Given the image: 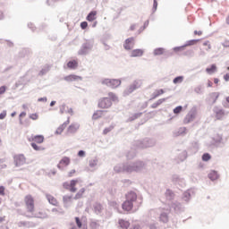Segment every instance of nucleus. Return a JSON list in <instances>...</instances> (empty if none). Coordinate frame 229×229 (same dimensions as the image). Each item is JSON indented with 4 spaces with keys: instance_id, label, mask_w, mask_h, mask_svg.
<instances>
[{
    "instance_id": "1",
    "label": "nucleus",
    "mask_w": 229,
    "mask_h": 229,
    "mask_svg": "<svg viewBox=\"0 0 229 229\" xmlns=\"http://www.w3.org/2000/svg\"><path fill=\"white\" fill-rule=\"evenodd\" d=\"M146 169V162L144 161H134V162H127L121 163L116 165L114 167V173H140Z\"/></svg>"
},
{
    "instance_id": "2",
    "label": "nucleus",
    "mask_w": 229,
    "mask_h": 229,
    "mask_svg": "<svg viewBox=\"0 0 229 229\" xmlns=\"http://www.w3.org/2000/svg\"><path fill=\"white\" fill-rule=\"evenodd\" d=\"M135 144L139 149H146L147 148H153L157 144V140L151 138H145L142 140H137Z\"/></svg>"
},
{
    "instance_id": "3",
    "label": "nucleus",
    "mask_w": 229,
    "mask_h": 229,
    "mask_svg": "<svg viewBox=\"0 0 229 229\" xmlns=\"http://www.w3.org/2000/svg\"><path fill=\"white\" fill-rule=\"evenodd\" d=\"M140 87H142V81L135 80L123 90V95L124 96V98H126V96L133 94V92H135V90H138V89H140Z\"/></svg>"
},
{
    "instance_id": "4",
    "label": "nucleus",
    "mask_w": 229,
    "mask_h": 229,
    "mask_svg": "<svg viewBox=\"0 0 229 229\" xmlns=\"http://www.w3.org/2000/svg\"><path fill=\"white\" fill-rule=\"evenodd\" d=\"M94 47V40H86L78 51V55L81 56H86L89 55Z\"/></svg>"
},
{
    "instance_id": "5",
    "label": "nucleus",
    "mask_w": 229,
    "mask_h": 229,
    "mask_svg": "<svg viewBox=\"0 0 229 229\" xmlns=\"http://www.w3.org/2000/svg\"><path fill=\"white\" fill-rule=\"evenodd\" d=\"M102 85L110 87V89H117L121 85V80L119 79H103L101 81Z\"/></svg>"
},
{
    "instance_id": "6",
    "label": "nucleus",
    "mask_w": 229,
    "mask_h": 229,
    "mask_svg": "<svg viewBox=\"0 0 229 229\" xmlns=\"http://www.w3.org/2000/svg\"><path fill=\"white\" fill-rule=\"evenodd\" d=\"M25 204L27 207L28 212L33 213L35 212V200L31 195H27L25 197Z\"/></svg>"
},
{
    "instance_id": "7",
    "label": "nucleus",
    "mask_w": 229,
    "mask_h": 229,
    "mask_svg": "<svg viewBox=\"0 0 229 229\" xmlns=\"http://www.w3.org/2000/svg\"><path fill=\"white\" fill-rule=\"evenodd\" d=\"M219 92L209 93L208 98H206V103H208V105H210L211 106L212 105H216L217 99H219Z\"/></svg>"
},
{
    "instance_id": "8",
    "label": "nucleus",
    "mask_w": 229,
    "mask_h": 229,
    "mask_svg": "<svg viewBox=\"0 0 229 229\" xmlns=\"http://www.w3.org/2000/svg\"><path fill=\"white\" fill-rule=\"evenodd\" d=\"M212 146H216V148H225V142L223 140V135L216 134L213 137Z\"/></svg>"
},
{
    "instance_id": "9",
    "label": "nucleus",
    "mask_w": 229,
    "mask_h": 229,
    "mask_svg": "<svg viewBox=\"0 0 229 229\" xmlns=\"http://www.w3.org/2000/svg\"><path fill=\"white\" fill-rule=\"evenodd\" d=\"M13 160L16 167H21V165H24V164H26V157L22 154L14 156Z\"/></svg>"
},
{
    "instance_id": "10",
    "label": "nucleus",
    "mask_w": 229,
    "mask_h": 229,
    "mask_svg": "<svg viewBox=\"0 0 229 229\" xmlns=\"http://www.w3.org/2000/svg\"><path fill=\"white\" fill-rule=\"evenodd\" d=\"M196 108H192L185 116L183 123L184 124H189V123H192L194 119H196Z\"/></svg>"
},
{
    "instance_id": "11",
    "label": "nucleus",
    "mask_w": 229,
    "mask_h": 229,
    "mask_svg": "<svg viewBox=\"0 0 229 229\" xmlns=\"http://www.w3.org/2000/svg\"><path fill=\"white\" fill-rule=\"evenodd\" d=\"M194 194V191L192 189H189L182 193V200L184 201V203H189L191 199H192Z\"/></svg>"
},
{
    "instance_id": "12",
    "label": "nucleus",
    "mask_w": 229,
    "mask_h": 229,
    "mask_svg": "<svg viewBox=\"0 0 229 229\" xmlns=\"http://www.w3.org/2000/svg\"><path fill=\"white\" fill-rule=\"evenodd\" d=\"M112 106V100L108 98H104L98 101V108H110Z\"/></svg>"
},
{
    "instance_id": "13",
    "label": "nucleus",
    "mask_w": 229,
    "mask_h": 229,
    "mask_svg": "<svg viewBox=\"0 0 229 229\" xmlns=\"http://www.w3.org/2000/svg\"><path fill=\"white\" fill-rule=\"evenodd\" d=\"M135 46V38H128L124 43H123V47L126 49V51H131V49H133Z\"/></svg>"
},
{
    "instance_id": "14",
    "label": "nucleus",
    "mask_w": 229,
    "mask_h": 229,
    "mask_svg": "<svg viewBox=\"0 0 229 229\" xmlns=\"http://www.w3.org/2000/svg\"><path fill=\"white\" fill-rule=\"evenodd\" d=\"M18 228H35L37 224L31 221H20L17 223Z\"/></svg>"
},
{
    "instance_id": "15",
    "label": "nucleus",
    "mask_w": 229,
    "mask_h": 229,
    "mask_svg": "<svg viewBox=\"0 0 229 229\" xmlns=\"http://www.w3.org/2000/svg\"><path fill=\"white\" fill-rule=\"evenodd\" d=\"M69 164H71V158H69L68 157H64L60 160L59 164L57 165V167L61 171H64V167H67V165H69Z\"/></svg>"
},
{
    "instance_id": "16",
    "label": "nucleus",
    "mask_w": 229,
    "mask_h": 229,
    "mask_svg": "<svg viewBox=\"0 0 229 229\" xmlns=\"http://www.w3.org/2000/svg\"><path fill=\"white\" fill-rule=\"evenodd\" d=\"M214 114H216V119L219 121L225 117V111L223 108H219L218 106H215L213 108Z\"/></svg>"
},
{
    "instance_id": "17",
    "label": "nucleus",
    "mask_w": 229,
    "mask_h": 229,
    "mask_svg": "<svg viewBox=\"0 0 229 229\" xmlns=\"http://www.w3.org/2000/svg\"><path fill=\"white\" fill-rule=\"evenodd\" d=\"M98 164H99V159H98V157L89 160V166L90 167L91 172L98 170Z\"/></svg>"
},
{
    "instance_id": "18",
    "label": "nucleus",
    "mask_w": 229,
    "mask_h": 229,
    "mask_svg": "<svg viewBox=\"0 0 229 229\" xmlns=\"http://www.w3.org/2000/svg\"><path fill=\"white\" fill-rule=\"evenodd\" d=\"M80 130V123H72L71 125H69L68 129H67V133L70 134H74L76 133V131H78Z\"/></svg>"
},
{
    "instance_id": "19",
    "label": "nucleus",
    "mask_w": 229,
    "mask_h": 229,
    "mask_svg": "<svg viewBox=\"0 0 229 229\" xmlns=\"http://www.w3.org/2000/svg\"><path fill=\"white\" fill-rule=\"evenodd\" d=\"M171 208H173L177 214H179V212H183V207L182 206V203L178 201L172 202Z\"/></svg>"
},
{
    "instance_id": "20",
    "label": "nucleus",
    "mask_w": 229,
    "mask_h": 229,
    "mask_svg": "<svg viewBox=\"0 0 229 229\" xmlns=\"http://www.w3.org/2000/svg\"><path fill=\"white\" fill-rule=\"evenodd\" d=\"M159 221L161 223H167L169 221V209H165L160 213Z\"/></svg>"
},
{
    "instance_id": "21",
    "label": "nucleus",
    "mask_w": 229,
    "mask_h": 229,
    "mask_svg": "<svg viewBox=\"0 0 229 229\" xmlns=\"http://www.w3.org/2000/svg\"><path fill=\"white\" fill-rule=\"evenodd\" d=\"M126 200L131 201V203H135L137 201V193L135 191H129L125 195Z\"/></svg>"
},
{
    "instance_id": "22",
    "label": "nucleus",
    "mask_w": 229,
    "mask_h": 229,
    "mask_svg": "<svg viewBox=\"0 0 229 229\" xmlns=\"http://www.w3.org/2000/svg\"><path fill=\"white\" fill-rule=\"evenodd\" d=\"M93 210L95 214H97V216H101V214L103 213V205H101V203L99 202H96L95 204H93Z\"/></svg>"
},
{
    "instance_id": "23",
    "label": "nucleus",
    "mask_w": 229,
    "mask_h": 229,
    "mask_svg": "<svg viewBox=\"0 0 229 229\" xmlns=\"http://www.w3.org/2000/svg\"><path fill=\"white\" fill-rule=\"evenodd\" d=\"M122 208L123 210H126V212H130V210H131V208H133V203L131 202L130 200H125L123 204H122Z\"/></svg>"
},
{
    "instance_id": "24",
    "label": "nucleus",
    "mask_w": 229,
    "mask_h": 229,
    "mask_svg": "<svg viewBox=\"0 0 229 229\" xmlns=\"http://www.w3.org/2000/svg\"><path fill=\"white\" fill-rule=\"evenodd\" d=\"M64 81H78V80H81V76L75 75V74H71V75H67L64 78Z\"/></svg>"
},
{
    "instance_id": "25",
    "label": "nucleus",
    "mask_w": 229,
    "mask_h": 229,
    "mask_svg": "<svg viewBox=\"0 0 229 229\" xmlns=\"http://www.w3.org/2000/svg\"><path fill=\"white\" fill-rule=\"evenodd\" d=\"M208 178H209L211 182H216V180H219V174H217V171L211 170L208 174Z\"/></svg>"
},
{
    "instance_id": "26",
    "label": "nucleus",
    "mask_w": 229,
    "mask_h": 229,
    "mask_svg": "<svg viewBox=\"0 0 229 229\" xmlns=\"http://www.w3.org/2000/svg\"><path fill=\"white\" fill-rule=\"evenodd\" d=\"M46 198L50 205H54V207H56V205H58V200H56V199L54 198L53 195L47 193Z\"/></svg>"
},
{
    "instance_id": "27",
    "label": "nucleus",
    "mask_w": 229,
    "mask_h": 229,
    "mask_svg": "<svg viewBox=\"0 0 229 229\" xmlns=\"http://www.w3.org/2000/svg\"><path fill=\"white\" fill-rule=\"evenodd\" d=\"M144 55V50L134 49L131 52V58H137V56H142Z\"/></svg>"
},
{
    "instance_id": "28",
    "label": "nucleus",
    "mask_w": 229,
    "mask_h": 229,
    "mask_svg": "<svg viewBox=\"0 0 229 229\" xmlns=\"http://www.w3.org/2000/svg\"><path fill=\"white\" fill-rule=\"evenodd\" d=\"M98 15V12L97 11H91L88 15H87V21H89V22H93V21H96V16Z\"/></svg>"
},
{
    "instance_id": "29",
    "label": "nucleus",
    "mask_w": 229,
    "mask_h": 229,
    "mask_svg": "<svg viewBox=\"0 0 229 229\" xmlns=\"http://www.w3.org/2000/svg\"><path fill=\"white\" fill-rule=\"evenodd\" d=\"M165 196L166 199H168V201L174 199V192L170 189H167L165 191Z\"/></svg>"
},
{
    "instance_id": "30",
    "label": "nucleus",
    "mask_w": 229,
    "mask_h": 229,
    "mask_svg": "<svg viewBox=\"0 0 229 229\" xmlns=\"http://www.w3.org/2000/svg\"><path fill=\"white\" fill-rule=\"evenodd\" d=\"M118 224L119 226H121L123 229H128L130 227V222L125 221L123 219H120Z\"/></svg>"
},
{
    "instance_id": "31",
    "label": "nucleus",
    "mask_w": 229,
    "mask_h": 229,
    "mask_svg": "<svg viewBox=\"0 0 229 229\" xmlns=\"http://www.w3.org/2000/svg\"><path fill=\"white\" fill-rule=\"evenodd\" d=\"M104 112H105L104 110H98V111H96V112L93 114V115H92V119L98 120V119L103 117V113H104Z\"/></svg>"
},
{
    "instance_id": "32",
    "label": "nucleus",
    "mask_w": 229,
    "mask_h": 229,
    "mask_svg": "<svg viewBox=\"0 0 229 229\" xmlns=\"http://www.w3.org/2000/svg\"><path fill=\"white\" fill-rule=\"evenodd\" d=\"M134 157H137V152L134 149H131L126 154V157H127L128 160H133Z\"/></svg>"
},
{
    "instance_id": "33",
    "label": "nucleus",
    "mask_w": 229,
    "mask_h": 229,
    "mask_svg": "<svg viewBox=\"0 0 229 229\" xmlns=\"http://www.w3.org/2000/svg\"><path fill=\"white\" fill-rule=\"evenodd\" d=\"M32 140L38 144H42L44 142V137L42 135L32 136Z\"/></svg>"
},
{
    "instance_id": "34",
    "label": "nucleus",
    "mask_w": 229,
    "mask_h": 229,
    "mask_svg": "<svg viewBox=\"0 0 229 229\" xmlns=\"http://www.w3.org/2000/svg\"><path fill=\"white\" fill-rule=\"evenodd\" d=\"M186 131H187V128L181 127L178 129L177 131L174 132V135L175 137H180V135H185Z\"/></svg>"
},
{
    "instance_id": "35",
    "label": "nucleus",
    "mask_w": 229,
    "mask_h": 229,
    "mask_svg": "<svg viewBox=\"0 0 229 229\" xmlns=\"http://www.w3.org/2000/svg\"><path fill=\"white\" fill-rule=\"evenodd\" d=\"M164 89H157L156 90L153 94H152V97L150 98V100H153V99H157V98H158V96H162V94H164Z\"/></svg>"
},
{
    "instance_id": "36",
    "label": "nucleus",
    "mask_w": 229,
    "mask_h": 229,
    "mask_svg": "<svg viewBox=\"0 0 229 229\" xmlns=\"http://www.w3.org/2000/svg\"><path fill=\"white\" fill-rule=\"evenodd\" d=\"M165 48L164 47H158L154 49L153 55L154 56H160L164 55Z\"/></svg>"
},
{
    "instance_id": "37",
    "label": "nucleus",
    "mask_w": 229,
    "mask_h": 229,
    "mask_svg": "<svg viewBox=\"0 0 229 229\" xmlns=\"http://www.w3.org/2000/svg\"><path fill=\"white\" fill-rule=\"evenodd\" d=\"M67 67L69 69H76V67H78V62H76V60L69 61L67 63Z\"/></svg>"
},
{
    "instance_id": "38",
    "label": "nucleus",
    "mask_w": 229,
    "mask_h": 229,
    "mask_svg": "<svg viewBox=\"0 0 229 229\" xmlns=\"http://www.w3.org/2000/svg\"><path fill=\"white\" fill-rule=\"evenodd\" d=\"M216 71L217 66H216V64H212L210 68L206 69V72H208V74H214V72H216Z\"/></svg>"
},
{
    "instance_id": "39",
    "label": "nucleus",
    "mask_w": 229,
    "mask_h": 229,
    "mask_svg": "<svg viewBox=\"0 0 229 229\" xmlns=\"http://www.w3.org/2000/svg\"><path fill=\"white\" fill-rule=\"evenodd\" d=\"M142 115V113H136L130 116L127 120V123H131V121H135V119H139Z\"/></svg>"
},
{
    "instance_id": "40",
    "label": "nucleus",
    "mask_w": 229,
    "mask_h": 229,
    "mask_svg": "<svg viewBox=\"0 0 229 229\" xmlns=\"http://www.w3.org/2000/svg\"><path fill=\"white\" fill-rule=\"evenodd\" d=\"M167 98H160L158 99L156 103L151 105V108H157L158 106H160V105H162V103H165V101H166Z\"/></svg>"
},
{
    "instance_id": "41",
    "label": "nucleus",
    "mask_w": 229,
    "mask_h": 229,
    "mask_svg": "<svg viewBox=\"0 0 229 229\" xmlns=\"http://www.w3.org/2000/svg\"><path fill=\"white\" fill-rule=\"evenodd\" d=\"M33 217H36L37 219H47V214H44L42 212H39L38 214H33Z\"/></svg>"
},
{
    "instance_id": "42",
    "label": "nucleus",
    "mask_w": 229,
    "mask_h": 229,
    "mask_svg": "<svg viewBox=\"0 0 229 229\" xmlns=\"http://www.w3.org/2000/svg\"><path fill=\"white\" fill-rule=\"evenodd\" d=\"M184 77L183 76H177L173 80V83L174 85H178V83H183Z\"/></svg>"
},
{
    "instance_id": "43",
    "label": "nucleus",
    "mask_w": 229,
    "mask_h": 229,
    "mask_svg": "<svg viewBox=\"0 0 229 229\" xmlns=\"http://www.w3.org/2000/svg\"><path fill=\"white\" fill-rule=\"evenodd\" d=\"M198 42H199V39H191L183 45V47H187L189 46H195V44H198Z\"/></svg>"
},
{
    "instance_id": "44",
    "label": "nucleus",
    "mask_w": 229,
    "mask_h": 229,
    "mask_svg": "<svg viewBox=\"0 0 229 229\" xmlns=\"http://www.w3.org/2000/svg\"><path fill=\"white\" fill-rule=\"evenodd\" d=\"M51 67L49 65H47L41 69L39 72V76H45V74H47V72L50 71Z\"/></svg>"
},
{
    "instance_id": "45",
    "label": "nucleus",
    "mask_w": 229,
    "mask_h": 229,
    "mask_svg": "<svg viewBox=\"0 0 229 229\" xmlns=\"http://www.w3.org/2000/svg\"><path fill=\"white\" fill-rule=\"evenodd\" d=\"M186 159H187V150H183L179 154V160H181V162H183Z\"/></svg>"
},
{
    "instance_id": "46",
    "label": "nucleus",
    "mask_w": 229,
    "mask_h": 229,
    "mask_svg": "<svg viewBox=\"0 0 229 229\" xmlns=\"http://www.w3.org/2000/svg\"><path fill=\"white\" fill-rule=\"evenodd\" d=\"M85 192V188H81L79 192L76 193L74 199H80L83 196V193Z\"/></svg>"
},
{
    "instance_id": "47",
    "label": "nucleus",
    "mask_w": 229,
    "mask_h": 229,
    "mask_svg": "<svg viewBox=\"0 0 229 229\" xmlns=\"http://www.w3.org/2000/svg\"><path fill=\"white\" fill-rule=\"evenodd\" d=\"M30 146L33 148V149H35V151H44V148L38 147V145H37L35 142L30 143Z\"/></svg>"
},
{
    "instance_id": "48",
    "label": "nucleus",
    "mask_w": 229,
    "mask_h": 229,
    "mask_svg": "<svg viewBox=\"0 0 229 229\" xmlns=\"http://www.w3.org/2000/svg\"><path fill=\"white\" fill-rule=\"evenodd\" d=\"M210 158H212V156H210L209 153H204L202 155V160L203 162H208V160H210Z\"/></svg>"
},
{
    "instance_id": "49",
    "label": "nucleus",
    "mask_w": 229,
    "mask_h": 229,
    "mask_svg": "<svg viewBox=\"0 0 229 229\" xmlns=\"http://www.w3.org/2000/svg\"><path fill=\"white\" fill-rule=\"evenodd\" d=\"M194 92H196V94H203V87L201 85L197 86L194 89Z\"/></svg>"
},
{
    "instance_id": "50",
    "label": "nucleus",
    "mask_w": 229,
    "mask_h": 229,
    "mask_svg": "<svg viewBox=\"0 0 229 229\" xmlns=\"http://www.w3.org/2000/svg\"><path fill=\"white\" fill-rule=\"evenodd\" d=\"M172 182H174V183H180V182H182V179H180V176H178L177 174H174L172 177Z\"/></svg>"
},
{
    "instance_id": "51",
    "label": "nucleus",
    "mask_w": 229,
    "mask_h": 229,
    "mask_svg": "<svg viewBox=\"0 0 229 229\" xmlns=\"http://www.w3.org/2000/svg\"><path fill=\"white\" fill-rule=\"evenodd\" d=\"M112 130H114V125H110L109 127L105 128L103 131L104 135L110 133V131H112Z\"/></svg>"
},
{
    "instance_id": "52",
    "label": "nucleus",
    "mask_w": 229,
    "mask_h": 229,
    "mask_svg": "<svg viewBox=\"0 0 229 229\" xmlns=\"http://www.w3.org/2000/svg\"><path fill=\"white\" fill-rule=\"evenodd\" d=\"M72 199V196L65 195L63 197L64 203H69Z\"/></svg>"
},
{
    "instance_id": "53",
    "label": "nucleus",
    "mask_w": 229,
    "mask_h": 229,
    "mask_svg": "<svg viewBox=\"0 0 229 229\" xmlns=\"http://www.w3.org/2000/svg\"><path fill=\"white\" fill-rule=\"evenodd\" d=\"M182 110H183V107L182 106H176L174 109V114H180V112H182Z\"/></svg>"
},
{
    "instance_id": "54",
    "label": "nucleus",
    "mask_w": 229,
    "mask_h": 229,
    "mask_svg": "<svg viewBox=\"0 0 229 229\" xmlns=\"http://www.w3.org/2000/svg\"><path fill=\"white\" fill-rule=\"evenodd\" d=\"M66 105L65 104H63V105H61L60 106H59V112H60V114H64L65 113V108H66Z\"/></svg>"
},
{
    "instance_id": "55",
    "label": "nucleus",
    "mask_w": 229,
    "mask_h": 229,
    "mask_svg": "<svg viewBox=\"0 0 229 229\" xmlns=\"http://www.w3.org/2000/svg\"><path fill=\"white\" fill-rule=\"evenodd\" d=\"M52 212L54 213V214H56V215H64V211H60L58 208H52Z\"/></svg>"
},
{
    "instance_id": "56",
    "label": "nucleus",
    "mask_w": 229,
    "mask_h": 229,
    "mask_svg": "<svg viewBox=\"0 0 229 229\" xmlns=\"http://www.w3.org/2000/svg\"><path fill=\"white\" fill-rule=\"evenodd\" d=\"M163 55H164V56L165 58H169V56H173V52L164 50V54Z\"/></svg>"
},
{
    "instance_id": "57",
    "label": "nucleus",
    "mask_w": 229,
    "mask_h": 229,
    "mask_svg": "<svg viewBox=\"0 0 229 229\" xmlns=\"http://www.w3.org/2000/svg\"><path fill=\"white\" fill-rule=\"evenodd\" d=\"M75 222H76V225H77L78 228H81L82 224H81V220H80V217L76 216L75 217Z\"/></svg>"
},
{
    "instance_id": "58",
    "label": "nucleus",
    "mask_w": 229,
    "mask_h": 229,
    "mask_svg": "<svg viewBox=\"0 0 229 229\" xmlns=\"http://www.w3.org/2000/svg\"><path fill=\"white\" fill-rule=\"evenodd\" d=\"M183 49H185V47H183V46L174 47V51L175 53H178L179 51H183Z\"/></svg>"
},
{
    "instance_id": "59",
    "label": "nucleus",
    "mask_w": 229,
    "mask_h": 229,
    "mask_svg": "<svg viewBox=\"0 0 229 229\" xmlns=\"http://www.w3.org/2000/svg\"><path fill=\"white\" fill-rule=\"evenodd\" d=\"M185 56H194V50H187L184 53Z\"/></svg>"
},
{
    "instance_id": "60",
    "label": "nucleus",
    "mask_w": 229,
    "mask_h": 229,
    "mask_svg": "<svg viewBox=\"0 0 229 229\" xmlns=\"http://www.w3.org/2000/svg\"><path fill=\"white\" fill-rule=\"evenodd\" d=\"M157 8H158V2H157V0H154L152 11L154 13L157 12Z\"/></svg>"
},
{
    "instance_id": "61",
    "label": "nucleus",
    "mask_w": 229,
    "mask_h": 229,
    "mask_svg": "<svg viewBox=\"0 0 229 229\" xmlns=\"http://www.w3.org/2000/svg\"><path fill=\"white\" fill-rule=\"evenodd\" d=\"M89 26V23L87 21H82L81 23V30H87V27Z\"/></svg>"
},
{
    "instance_id": "62",
    "label": "nucleus",
    "mask_w": 229,
    "mask_h": 229,
    "mask_svg": "<svg viewBox=\"0 0 229 229\" xmlns=\"http://www.w3.org/2000/svg\"><path fill=\"white\" fill-rule=\"evenodd\" d=\"M30 118L32 119V121H37V119H38V114H31L30 115Z\"/></svg>"
},
{
    "instance_id": "63",
    "label": "nucleus",
    "mask_w": 229,
    "mask_h": 229,
    "mask_svg": "<svg viewBox=\"0 0 229 229\" xmlns=\"http://www.w3.org/2000/svg\"><path fill=\"white\" fill-rule=\"evenodd\" d=\"M63 186H64V189H66V190L71 189V184H69V182H64Z\"/></svg>"
},
{
    "instance_id": "64",
    "label": "nucleus",
    "mask_w": 229,
    "mask_h": 229,
    "mask_svg": "<svg viewBox=\"0 0 229 229\" xmlns=\"http://www.w3.org/2000/svg\"><path fill=\"white\" fill-rule=\"evenodd\" d=\"M78 157H85V151H84V150H80V151L78 152Z\"/></svg>"
}]
</instances>
